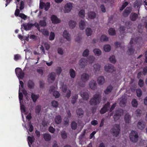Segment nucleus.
Segmentation results:
<instances>
[{
    "instance_id": "32",
    "label": "nucleus",
    "mask_w": 147,
    "mask_h": 147,
    "mask_svg": "<svg viewBox=\"0 0 147 147\" xmlns=\"http://www.w3.org/2000/svg\"><path fill=\"white\" fill-rule=\"evenodd\" d=\"M60 88H61L63 92H65L67 90V86L66 85L64 84L63 83L61 82L60 83Z\"/></svg>"
},
{
    "instance_id": "40",
    "label": "nucleus",
    "mask_w": 147,
    "mask_h": 147,
    "mask_svg": "<svg viewBox=\"0 0 147 147\" xmlns=\"http://www.w3.org/2000/svg\"><path fill=\"white\" fill-rule=\"evenodd\" d=\"M41 110V106L38 105H37L35 108V112L36 114H39Z\"/></svg>"
},
{
    "instance_id": "61",
    "label": "nucleus",
    "mask_w": 147,
    "mask_h": 147,
    "mask_svg": "<svg viewBox=\"0 0 147 147\" xmlns=\"http://www.w3.org/2000/svg\"><path fill=\"white\" fill-rule=\"evenodd\" d=\"M55 34L54 32H51L49 36V40H53L55 38Z\"/></svg>"
},
{
    "instance_id": "17",
    "label": "nucleus",
    "mask_w": 147,
    "mask_h": 147,
    "mask_svg": "<svg viewBox=\"0 0 147 147\" xmlns=\"http://www.w3.org/2000/svg\"><path fill=\"white\" fill-rule=\"evenodd\" d=\"M109 102H107L100 110V113L101 114H104L109 109Z\"/></svg>"
},
{
    "instance_id": "35",
    "label": "nucleus",
    "mask_w": 147,
    "mask_h": 147,
    "mask_svg": "<svg viewBox=\"0 0 147 147\" xmlns=\"http://www.w3.org/2000/svg\"><path fill=\"white\" fill-rule=\"evenodd\" d=\"M93 67L95 71L96 72L100 71L101 68V65L98 63L95 64L93 65Z\"/></svg>"
},
{
    "instance_id": "45",
    "label": "nucleus",
    "mask_w": 147,
    "mask_h": 147,
    "mask_svg": "<svg viewBox=\"0 0 147 147\" xmlns=\"http://www.w3.org/2000/svg\"><path fill=\"white\" fill-rule=\"evenodd\" d=\"M85 11L83 9H82L79 11L78 15L80 17L83 18L85 17Z\"/></svg>"
},
{
    "instance_id": "39",
    "label": "nucleus",
    "mask_w": 147,
    "mask_h": 147,
    "mask_svg": "<svg viewBox=\"0 0 147 147\" xmlns=\"http://www.w3.org/2000/svg\"><path fill=\"white\" fill-rule=\"evenodd\" d=\"M28 139L29 146L30 147H31L30 145V144L29 142H30L31 144H32V143L34 141L35 138L34 137L28 136Z\"/></svg>"
},
{
    "instance_id": "23",
    "label": "nucleus",
    "mask_w": 147,
    "mask_h": 147,
    "mask_svg": "<svg viewBox=\"0 0 147 147\" xmlns=\"http://www.w3.org/2000/svg\"><path fill=\"white\" fill-rule=\"evenodd\" d=\"M77 116L79 117H82L84 115V112L81 109H79L76 110Z\"/></svg>"
},
{
    "instance_id": "5",
    "label": "nucleus",
    "mask_w": 147,
    "mask_h": 147,
    "mask_svg": "<svg viewBox=\"0 0 147 147\" xmlns=\"http://www.w3.org/2000/svg\"><path fill=\"white\" fill-rule=\"evenodd\" d=\"M105 71L108 73L113 72L115 71V69L114 66L111 64H107L105 67Z\"/></svg>"
},
{
    "instance_id": "50",
    "label": "nucleus",
    "mask_w": 147,
    "mask_h": 147,
    "mask_svg": "<svg viewBox=\"0 0 147 147\" xmlns=\"http://www.w3.org/2000/svg\"><path fill=\"white\" fill-rule=\"evenodd\" d=\"M53 94L55 98H59L60 96V93L57 91H54L53 92Z\"/></svg>"
},
{
    "instance_id": "57",
    "label": "nucleus",
    "mask_w": 147,
    "mask_h": 147,
    "mask_svg": "<svg viewBox=\"0 0 147 147\" xmlns=\"http://www.w3.org/2000/svg\"><path fill=\"white\" fill-rule=\"evenodd\" d=\"M39 25L41 26H46L47 24L45 20H40L39 22Z\"/></svg>"
},
{
    "instance_id": "21",
    "label": "nucleus",
    "mask_w": 147,
    "mask_h": 147,
    "mask_svg": "<svg viewBox=\"0 0 147 147\" xmlns=\"http://www.w3.org/2000/svg\"><path fill=\"white\" fill-rule=\"evenodd\" d=\"M79 26L81 30H82L84 29L86 26L85 22L83 20H81L79 23Z\"/></svg>"
},
{
    "instance_id": "30",
    "label": "nucleus",
    "mask_w": 147,
    "mask_h": 147,
    "mask_svg": "<svg viewBox=\"0 0 147 147\" xmlns=\"http://www.w3.org/2000/svg\"><path fill=\"white\" fill-rule=\"evenodd\" d=\"M69 74L70 77L72 79L74 78L76 76L75 71L73 69H70L69 70Z\"/></svg>"
},
{
    "instance_id": "42",
    "label": "nucleus",
    "mask_w": 147,
    "mask_h": 147,
    "mask_svg": "<svg viewBox=\"0 0 147 147\" xmlns=\"http://www.w3.org/2000/svg\"><path fill=\"white\" fill-rule=\"evenodd\" d=\"M61 121L62 119L60 116L59 115L56 117L55 118V121L57 124H59L61 122Z\"/></svg>"
},
{
    "instance_id": "14",
    "label": "nucleus",
    "mask_w": 147,
    "mask_h": 147,
    "mask_svg": "<svg viewBox=\"0 0 147 147\" xmlns=\"http://www.w3.org/2000/svg\"><path fill=\"white\" fill-rule=\"evenodd\" d=\"M80 95L84 100H87L89 98V95L87 92L81 91Z\"/></svg>"
},
{
    "instance_id": "38",
    "label": "nucleus",
    "mask_w": 147,
    "mask_h": 147,
    "mask_svg": "<svg viewBox=\"0 0 147 147\" xmlns=\"http://www.w3.org/2000/svg\"><path fill=\"white\" fill-rule=\"evenodd\" d=\"M111 47L109 44L105 45L103 47L104 50L106 52H109L111 49Z\"/></svg>"
},
{
    "instance_id": "55",
    "label": "nucleus",
    "mask_w": 147,
    "mask_h": 147,
    "mask_svg": "<svg viewBox=\"0 0 147 147\" xmlns=\"http://www.w3.org/2000/svg\"><path fill=\"white\" fill-rule=\"evenodd\" d=\"M41 31L42 34L46 36H48L49 35V32L46 29L42 30Z\"/></svg>"
},
{
    "instance_id": "25",
    "label": "nucleus",
    "mask_w": 147,
    "mask_h": 147,
    "mask_svg": "<svg viewBox=\"0 0 147 147\" xmlns=\"http://www.w3.org/2000/svg\"><path fill=\"white\" fill-rule=\"evenodd\" d=\"M142 3V0H137L135 1L134 4V7L135 8H137L138 7L140 6Z\"/></svg>"
},
{
    "instance_id": "37",
    "label": "nucleus",
    "mask_w": 147,
    "mask_h": 147,
    "mask_svg": "<svg viewBox=\"0 0 147 147\" xmlns=\"http://www.w3.org/2000/svg\"><path fill=\"white\" fill-rule=\"evenodd\" d=\"M82 39V35L81 34H78L75 38V41L77 42H80Z\"/></svg>"
},
{
    "instance_id": "33",
    "label": "nucleus",
    "mask_w": 147,
    "mask_h": 147,
    "mask_svg": "<svg viewBox=\"0 0 147 147\" xmlns=\"http://www.w3.org/2000/svg\"><path fill=\"white\" fill-rule=\"evenodd\" d=\"M43 138L46 141H49L51 140V135L48 134H45L43 135Z\"/></svg>"
},
{
    "instance_id": "11",
    "label": "nucleus",
    "mask_w": 147,
    "mask_h": 147,
    "mask_svg": "<svg viewBox=\"0 0 147 147\" xmlns=\"http://www.w3.org/2000/svg\"><path fill=\"white\" fill-rule=\"evenodd\" d=\"M89 74L86 73H83L81 76V80L84 82H87L90 79Z\"/></svg>"
},
{
    "instance_id": "12",
    "label": "nucleus",
    "mask_w": 147,
    "mask_h": 147,
    "mask_svg": "<svg viewBox=\"0 0 147 147\" xmlns=\"http://www.w3.org/2000/svg\"><path fill=\"white\" fill-rule=\"evenodd\" d=\"M146 126L145 123L142 120H139L137 124L138 128L141 130H142L144 129Z\"/></svg>"
},
{
    "instance_id": "16",
    "label": "nucleus",
    "mask_w": 147,
    "mask_h": 147,
    "mask_svg": "<svg viewBox=\"0 0 147 147\" xmlns=\"http://www.w3.org/2000/svg\"><path fill=\"white\" fill-rule=\"evenodd\" d=\"M33 26V24H32L26 23L21 25V28L24 27L25 30H29L31 29Z\"/></svg>"
},
{
    "instance_id": "18",
    "label": "nucleus",
    "mask_w": 147,
    "mask_h": 147,
    "mask_svg": "<svg viewBox=\"0 0 147 147\" xmlns=\"http://www.w3.org/2000/svg\"><path fill=\"white\" fill-rule=\"evenodd\" d=\"M63 36L67 40L70 41L71 40L70 34L66 30H65L63 32Z\"/></svg>"
},
{
    "instance_id": "3",
    "label": "nucleus",
    "mask_w": 147,
    "mask_h": 147,
    "mask_svg": "<svg viewBox=\"0 0 147 147\" xmlns=\"http://www.w3.org/2000/svg\"><path fill=\"white\" fill-rule=\"evenodd\" d=\"M130 140L134 143L137 142L138 139V133L136 131H132L129 134Z\"/></svg>"
},
{
    "instance_id": "52",
    "label": "nucleus",
    "mask_w": 147,
    "mask_h": 147,
    "mask_svg": "<svg viewBox=\"0 0 147 147\" xmlns=\"http://www.w3.org/2000/svg\"><path fill=\"white\" fill-rule=\"evenodd\" d=\"M109 60L111 63H115L116 62L115 57L114 55L110 56L109 58Z\"/></svg>"
},
{
    "instance_id": "48",
    "label": "nucleus",
    "mask_w": 147,
    "mask_h": 147,
    "mask_svg": "<svg viewBox=\"0 0 147 147\" xmlns=\"http://www.w3.org/2000/svg\"><path fill=\"white\" fill-rule=\"evenodd\" d=\"M144 28V26L141 24H139L138 26V30L139 32L141 33Z\"/></svg>"
},
{
    "instance_id": "62",
    "label": "nucleus",
    "mask_w": 147,
    "mask_h": 147,
    "mask_svg": "<svg viewBox=\"0 0 147 147\" xmlns=\"http://www.w3.org/2000/svg\"><path fill=\"white\" fill-rule=\"evenodd\" d=\"M77 123L75 122H73L71 124V128L73 129H75L77 127Z\"/></svg>"
},
{
    "instance_id": "56",
    "label": "nucleus",
    "mask_w": 147,
    "mask_h": 147,
    "mask_svg": "<svg viewBox=\"0 0 147 147\" xmlns=\"http://www.w3.org/2000/svg\"><path fill=\"white\" fill-rule=\"evenodd\" d=\"M86 82L81 81L78 83L79 86L80 87H84L86 86Z\"/></svg>"
},
{
    "instance_id": "26",
    "label": "nucleus",
    "mask_w": 147,
    "mask_h": 147,
    "mask_svg": "<svg viewBox=\"0 0 147 147\" xmlns=\"http://www.w3.org/2000/svg\"><path fill=\"white\" fill-rule=\"evenodd\" d=\"M93 52L96 56H99L102 53L101 51L98 49L95 48L93 50Z\"/></svg>"
},
{
    "instance_id": "31",
    "label": "nucleus",
    "mask_w": 147,
    "mask_h": 147,
    "mask_svg": "<svg viewBox=\"0 0 147 147\" xmlns=\"http://www.w3.org/2000/svg\"><path fill=\"white\" fill-rule=\"evenodd\" d=\"M88 17L90 19H94L96 16L95 13L94 12H90L88 14Z\"/></svg>"
},
{
    "instance_id": "1",
    "label": "nucleus",
    "mask_w": 147,
    "mask_h": 147,
    "mask_svg": "<svg viewBox=\"0 0 147 147\" xmlns=\"http://www.w3.org/2000/svg\"><path fill=\"white\" fill-rule=\"evenodd\" d=\"M102 92H97L90 99L89 103L91 105L95 106L98 104L101 99Z\"/></svg>"
},
{
    "instance_id": "36",
    "label": "nucleus",
    "mask_w": 147,
    "mask_h": 147,
    "mask_svg": "<svg viewBox=\"0 0 147 147\" xmlns=\"http://www.w3.org/2000/svg\"><path fill=\"white\" fill-rule=\"evenodd\" d=\"M78 95L76 94L72 96V100H71V102L73 104H74L76 102L77 99L78 98Z\"/></svg>"
},
{
    "instance_id": "9",
    "label": "nucleus",
    "mask_w": 147,
    "mask_h": 147,
    "mask_svg": "<svg viewBox=\"0 0 147 147\" xmlns=\"http://www.w3.org/2000/svg\"><path fill=\"white\" fill-rule=\"evenodd\" d=\"M88 85L89 88L92 90H95L97 88V83L94 80H91L89 82Z\"/></svg>"
},
{
    "instance_id": "58",
    "label": "nucleus",
    "mask_w": 147,
    "mask_h": 147,
    "mask_svg": "<svg viewBox=\"0 0 147 147\" xmlns=\"http://www.w3.org/2000/svg\"><path fill=\"white\" fill-rule=\"evenodd\" d=\"M137 95L138 97H140L142 94V92L141 90L140 89H138L136 91Z\"/></svg>"
},
{
    "instance_id": "8",
    "label": "nucleus",
    "mask_w": 147,
    "mask_h": 147,
    "mask_svg": "<svg viewBox=\"0 0 147 147\" xmlns=\"http://www.w3.org/2000/svg\"><path fill=\"white\" fill-rule=\"evenodd\" d=\"M56 76V74L53 72L50 73L48 76V80L50 83L53 82L55 80Z\"/></svg>"
},
{
    "instance_id": "22",
    "label": "nucleus",
    "mask_w": 147,
    "mask_h": 147,
    "mask_svg": "<svg viewBox=\"0 0 147 147\" xmlns=\"http://www.w3.org/2000/svg\"><path fill=\"white\" fill-rule=\"evenodd\" d=\"M113 88V86L111 85H109L108 86L105 90H104V92L106 94H108L111 92Z\"/></svg>"
},
{
    "instance_id": "28",
    "label": "nucleus",
    "mask_w": 147,
    "mask_h": 147,
    "mask_svg": "<svg viewBox=\"0 0 147 147\" xmlns=\"http://www.w3.org/2000/svg\"><path fill=\"white\" fill-rule=\"evenodd\" d=\"M131 116L128 114H126L124 117V120L126 123H129L130 121Z\"/></svg>"
},
{
    "instance_id": "46",
    "label": "nucleus",
    "mask_w": 147,
    "mask_h": 147,
    "mask_svg": "<svg viewBox=\"0 0 147 147\" xmlns=\"http://www.w3.org/2000/svg\"><path fill=\"white\" fill-rule=\"evenodd\" d=\"M100 40L101 41H106L108 40V38L106 36L103 35L100 37Z\"/></svg>"
},
{
    "instance_id": "24",
    "label": "nucleus",
    "mask_w": 147,
    "mask_h": 147,
    "mask_svg": "<svg viewBox=\"0 0 147 147\" xmlns=\"http://www.w3.org/2000/svg\"><path fill=\"white\" fill-rule=\"evenodd\" d=\"M68 24L70 28L73 29L76 27V23L74 20H71L69 22Z\"/></svg>"
},
{
    "instance_id": "59",
    "label": "nucleus",
    "mask_w": 147,
    "mask_h": 147,
    "mask_svg": "<svg viewBox=\"0 0 147 147\" xmlns=\"http://www.w3.org/2000/svg\"><path fill=\"white\" fill-rule=\"evenodd\" d=\"M57 51L59 54L61 55H63L64 53V50L62 49L61 48H58L57 49Z\"/></svg>"
},
{
    "instance_id": "49",
    "label": "nucleus",
    "mask_w": 147,
    "mask_h": 147,
    "mask_svg": "<svg viewBox=\"0 0 147 147\" xmlns=\"http://www.w3.org/2000/svg\"><path fill=\"white\" fill-rule=\"evenodd\" d=\"M51 104L52 106L55 108H57L59 105V103L58 102L55 100H53L51 102Z\"/></svg>"
},
{
    "instance_id": "47",
    "label": "nucleus",
    "mask_w": 147,
    "mask_h": 147,
    "mask_svg": "<svg viewBox=\"0 0 147 147\" xmlns=\"http://www.w3.org/2000/svg\"><path fill=\"white\" fill-rule=\"evenodd\" d=\"M131 104L133 107H136L138 105V102L136 99H134L132 100Z\"/></svg>"
},
{
    "instance_id": "63",
    "label": "nucleus",
    "mask_w": 147,
    "mask_h": 147,
    "mask_svg": "<svg viewBox=\"0 0 147 147\" xmlns=\"http://www.w3.org/2000/svg\"><path fill=\"white\" fill-rule=\"evenodd\" d=\"M71 94V92L70 90H68L67 92L65 95L66 97L69 98Z\"/></svg>"
},
{
    "instance_id": "2",
    "label": "nucleus",
    "mask_w": 147,
    "mask_h": 147,
    "mask_svg": "<svg viewBox=\"0 0 147 147\" xmlns=\"http://www.w3.org/2000/svg\"><path fill=\"white\" fill-rule=\"evenodd\" d=\"M120 131V127L119 124L114 125L111 128L110 132L111 134L115 137L119 135Z\"/></svg>"
},
{
    "instance_id": "10",
    "label": "nucleus",
    "mask_w": 147,
    "mask_h": 147,
    "mask_svg": "<svg viewBox=\"0 0 147 147\" xmlns=\"http://www.w3.org/2000/svg\"><path fill=\"white\" fill-rule=\"evenodd\" d=\"M123 114V111L122 110H119L116 111L114 116V118L115 121L118 120L120 116L122 115Z\"/></svg>"
},
{
    "instance_id": "64",
    "label": "nucleus",
    "mask_w": 147,
    "mask_h": 147,
    "mask_svg": "<svg viewBox=\"0 0 147 147\" xmlns=\"http://www.w3.org/2000/svg\"><path fill=\"white\" fill-rule=\"evenodd\" d=\"M50 7V3H49L47 2L45 5V9L47 11Z\"/></svg>"
},
{
    "instance_id": "4",
    "label": "nucleus",
    "mask_w": 147,
    "mask_h": 147,
    "mask_svg": "<svg viewBox=\"0 0 147 147\" xmlns=\"http://www.w3.org/2000/svg\"><path fill=\"white\" fill-rule=\"evenodd\" d=\"M87 59L84 58H81L78 62V66L80 68H84L87 65Z\"/></svg>"
},
{
    "instance_id": "13",
    "label": "nucleus",
    "mask_w": 147,
    "mask_h": 147,
    "mask_svg": "<svg viewBox=\"0 0 147 147\" xmlns=\"http://www.w3.org/2000/svg\"><path fill=\"white\" fill-rule=\"evenodd\" d=\"M97 81L98 84L99 85H103L105 83V79L103 76H99L97 77Z\"/></svg>"
},
{
    "instance_id": "20",
    "label": "nucleus",
    "mask_w": 147,
    "mask_h": 147,
    "mask_svg": "<svg viewBox=\"0 0 147 147\" xmlns=\"http://www.w3.org/2000/svg\"><path fill=\"white\" fill-rule=\"evenodd\" d=\"M39 97V95L38 94H36L33 93H31V98L34 102H36L37 99Z\"/></svg>"
},
{
    "instance_id": "6",
    "label": "nucleus",
    "mask_w": 147,
    "mask_h": 147,
    "mask_svg": "<svg viewBox=\"0 0 147 147\" xmlns=\"http://www.w3.org/2000/svg\"><path fill=\"white\" fill-rule=\"evenodd\" d=\"M73 7L72 3H68L66 4L64 6V12L65 13H68L71 10Z\"/></svg>"
},
{
    "instance_id": "54",
    "label": "nucleus",
    "mask_w": 147,
    "mask_h": 147,
    "mask_svg": "<svg viewBox=\"0 0 147 147\" xmlns=\"http://www.w3.org/2000/svg\"><path fill=\"white\" fill-rule=\"evenodd\" d=\"M134 49L132 48H129L127 52V53L128 55H131L134 53Z\"/></svg>"
},
{
    "instance_id": "60",
    "label": "nucleus",
    "mask_w": 147,
    "mask_h": 147,
    "mask_svg": "<svg viewBox=\"0 0 147 147\" xmlns=\"http://www.w3.org/2000/svg\"><path fill=\"white\" fill-rule=\"evenodd\" d=\"M61 136L63 139H65L67 137V134L65 131H63L61 133Z\"/></svg>"
},
{
    "instance_id": "41",
    "label": "nucleus",
    "mask_w": 147,
    "mask_h": 147,
    "mask_svg": "<svg viewBox=\"0 0 147 147\" xmlns=\"http://www.w3.org/2000/svg\"><path fill=\"white\" fill-rule=\"evenodd\" d=\"M28 86L30 88H33L34 86V83L32 80H30L28 82Z\"/></svg>"
},
{
    "instance_id": "44",
    "label": "nucleus",
    "mask_w": 147,
    "mask_h": 147,
    "mask_svg": "<svg viewBox=\"0 0 147 147\" xmlns=\"http://www.w3.org/2000/svg\"><path fill=\"white\" fill-rule=\"evenodd\" d=\"M62 69L61 67H57L55 69V71L56 72V75H57L58 76H59L60 74L62 72Z\"/></svg>"
},
{
    "instance_id": "43",
    "label": "nucleus",
    "mask_w": 147,
    "mask_h": 147,
    "mask_svg": "<svg viewBox=\"0 0 147 147\" xmlns=\"http://www.w3.org/2000/svg\"><path fill=\"white\" fill-rule=\"evenodd\" d=\"M89 50L88 49H86L85 50L82 54V55L84 57H87L89 55Z\"/></svg>"
},
{
    "instance_id": "7",
    "label": "nucleus",
    "mask_w": 147,
    "mask_h": 147,
    "mask_svg": "<svg viewBox=\"0 0 147 147\" xmlns=\"http://www.w3.org/2000/svg\"><path fill=\"white\" fill-rule=\"evenodd\" d=\"M15 72L17 76L19 79H22L23 78L24 74L20 68H16L15 69Z\"/></svg>"
},
{
    "instance_id": "51",
    "label": "nucleus",
    "mask_w": 147,
    "mask_h": 147,
    "mask_svg": "<svg viewBox=\"0 0 147 147\" xmlns=\"http://www.w3.org/2000/svg\"><path fill=\"white\" fill-rule=\"evenodd\" d=\"M115 30L113 28H111L109 30V33L110 35H114L115 34Z\"/></svg>"
},
{
    "instance_id": "19",
    "label": "nucleus",
    "mask_w": 147,
    "mask_h": 147,
    "mask_svg": "<svg viewBox=\"0 0 147 147\" xmlns=\"http://www.w3.org/2000/svg\"><path fill=\"white\" fill-rule=\"evenodd\" d=\"M120 100L119 104L122 107H124L126 102V99L125 96H122L119 99Z\"/></svg>"
},
{
    "instance_id": "15",
    "label": "nucleus",
    "mask_w": 147,
    "mask_h": 147,
    "mask_svg": "<svg viewBox=\"0 0 147 147\" xmlns=\"http://www.w3.org/2000/svg\"><path fill=\"white\" fill-rule=\"evenodd\" d=\"M51 20L53 23L57 24L59 23L61 21L55 15H52L51 18Z\"/></svg>"
},
{
    "instance_id": "34",
    "label": "nucleus",
    "mask_w": 147,
    "mask_h": 147,
    "mask_svg": "<svg viewBox=\"0 0 147 147\" xmlns=\"http://www.w3.org/2000/svg\"><path fill=\"white\" fill-rule=\"evenodd\" d=\"M85 32L86 35L88 36H90L92 34V30L90 28H88L85 30Z\"/></svg>"
},
{
    "instance_id": "29",
    "label": "nucleus",
    "mask_w": 147,
    "mask_h": 147,
    "mask_svg": "<svg viewBox=\"0 0 147 147\" xmlns=\"http://www.w3.org/2000/svg\"><path fill=\"white\" fill-rule=\"evenodd\" d=\"M138 17V15L135 13H131L130 16V19L132 21H135Z\"/></svg>"
},
{
    "instance_id": "53",
    "label": "nucleus",
    "mask_w": 147,
    "mask_h": 147,
    "mask_svg": "<svg viewBox=\"0 0 147 147\" xmlns=\"http://www.w3.org/2000/svg\"><path fill=\"white\" fill-rule=\"evenodd\" d=\"M142 111L140 109H138L136 110L135 112V114L137 117H140L142 114Z\"/></svg>"
},
{
    "instance_id": "27",
    "label": "nucleus",
    "mask_w": 147,
    "mask_h": 147,
    "mask_svg": "<svg viewBox=\"0 0 147 147\" xmlns=\"http://www.w3.org/2000/svg\"><path fill=\"white\" fill-rule=\"evenodd\" d=\"M131 11V7H127L123 13V15L125 17H127Z\"/></svg>"
}]
</instances>
